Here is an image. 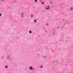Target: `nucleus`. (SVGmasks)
<instances>
[{
    "mask_svg": "<svg viewBox=\"0 0 73 73\" xmlns=\"http://www.w3.org/2000/svg\"><path fill=\"white\" fill-rule=\"evenodd\" d=\"M46 9H49V6L48 7H45Z\"/></svg>",
    "mask_w": 73,
    "mask_h": 73,
    "instance_id": "1",
    "label": "nucleus"
},
{
    "mask_svg": "<svg viewBox=\"0 0 73 73\" xmlns=\"http://www.w3.org/2000/svg\"><path fill=\"white\" fill-rule=\"evenodd\" d=\"M70 10H71V11H72L73 10V7H71L70 9Z\"/></svg>",
    "mask_w": 73,
    "mask_h": 73,
    "instance_id": "2",
    "label": "nucleus"
},
{
    "mask_svg": "<svg viewBox=\"0 0 73 73\" xmlns=\"http://www.w3.org/2000/svg\"><path fill=\"white\" fill-rule=\"evenodd\" d=\"M32 69H33V67L32 66H31L30 68V70H32Z\"/></svg>",
    "mask_w": 73,
    "mask_h": 73,
    "instance_id": "3",
    "label": "nucleus"
},
{
    "mask_svg": "<svg viewBox=\"0 0 73 73\" xmlns=\"http://www.w3.org/2000/svg\"><path fill=\"white\" fill-rule=\"evenodd\" d=\"M29 33H32V31H29Z\"/></svg>",
    "mask_w": 73,
    "mask_h": 73,
    "instance_id": "4",
    "label": "nucleus"
},
{
    "mask_svg": "<svg viewBox=\"0 0 73 73\" xmlns=\"http://www.w3.org/2000/svg\"><path fill=\"white\" fill-rule=\"evenodd\" d=\"M35 3H37V0H35Z\"/></svg>",
    "mask_w": 73,
    "mask_h": 73,
    "instance_id": "5",
    "label": "nucleus"
},
{
    "mask_svg": "<svg viewBox=\"0 0 73 73\" xmlns=\"http://www.w3.org/2000/svg\"><path fill=\"white\" fill-rule=\"evenodd\" d=\"M42 4H44V2H42Z\"/></svg>",
    "mask_w": 73,
    "mask_h": 73,
    "instance_id": "6",
    "label": "nucleus"
},
{
    "mask_svg": "<svg viewBox=\"0 0 73 73\" xmlns=\"http://www.w3.org/2000/svg\"><path fill=\"white\" fill-rule=\"evenodd\" d=\"M23 13H22V17H23Z\"/></svg>",
    "mask_w": 73,
    "mask_h": 73,
    "instance_id": "7",
    "label": "nucleus"
},
{
    "mask_svg": "<svg viewBox=\"0 0 73 73\" xmlns=\"http://www.w3.org/2000/svg\"><path fill=\"white\" fill-rule=\"evenodd\" d=\"M40 68H42V66H40Z\"/></svg>",
    "mask_w": 73,
    "mask_h": 73,
    "instance_id": "8",
    "label": "nucleus"
},
{
    "mask_svg": "<svg viewBox=\"0 0 73 73\" xmlns=\"http://www.w3.org/2000/svg\"><path fill=\"white\" fill-rule=\"evenodd\" d=\"M5 68H8V66H5Z\"/></svg>",
    "mask_w": 73,
    "mask_h": 73,
    "instance_id": "9",
    "label": "nucleus"
},
{
    "mask_svg": "<svg viewBox=\"0 0 73 73\" xmlns=\"http://www.w3.org/2000/svg\"><path fill=\"white\" fill-rule=\"evenodd\" d=\"M36 21L35 20V21H34V23H36Z\"/></svg>",
    "mask_w": 73,
    "mask_h": 73,
    "instance_id": "10",
    "label": "nucleus"
},
{
    "mask_svg": "<svg viewBox=\"0 0 73 73\" xmlns=\"http://www.w3.org/2000/svg\"><path fill=\"white\" fill-rule=\"evenodd\" d=\"M1 16V13H0V16Z\"/></svg>",
    "mask_w": 73,
    "mask_h": 73,
    "instance_id": "11",
    "label": "nucleus"
},
{
    "mask_svg": "<svg viewBox=\"0 0 73 73\" xmlns=\"http://www.w3.org/2000/svg\"><path fill=\"white\" fill-rule=\"evenodd\" d=\"M31 17H33V15H31Z\"/></svg>",
    "mask_w": 73,
    "mask_h": 73,
    "instance_id": "12",
    "label": "nucleus"
},
{
    "mask_svg": "<svg viewBox=\"0 0 73 73\" xmlns=\"http://www.w3.org/2000/svg\"><path fill=\"white\" fill-rule=\"evenodd\" d=\"M63 1H65V0H62Z\"/></svg>",
    "mask_w": 73,
    "mask_h": 73,
    "instance_id": "13",
    "label": "nucleus"
},
{
    "mask_svg": "<svg viewBox=\"0 0 73 73\" xmlns=\"http://www.w3.org/2000/svg\"><path fill=\"white\" fill-rule=\"evenodd\" d=\"M3 1V0H2V1Z\"/></svg>",
    "mask_w": 73,
    "mask_h": 73,
    "instance_id": "14",
    "label": "nucleus"
}]
</instances>
